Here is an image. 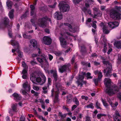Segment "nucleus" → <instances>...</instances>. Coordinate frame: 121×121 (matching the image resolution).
<instances>
[{"mask_svg": "<svg viewBox=\"0 0 121 121\" xmlns=\"http://www.w3.org/2000/svg\"><path fill=\"white\" fill-rule=\"evenodd\" d=\"M11 44L12 46H17V49H18V51H17V52L18 54V56L22 58L23 55V53L21 52V51L19 50V47L18 41L12 40H11Z\"/></svg>", "mask_w": 121, "mask_h": 121, "instance_id": "1a4fd4ad", "label": "nucleus"}, {"mask_svg": "<svg viewBox=\"0 0 121 121\" xmlns=\"http://www.w3.org/2000/svg\"><path fill=\"white\" fill-rule=\"evenodd\" d=\"M75 60V55H73L71 60V63L72 64H73L74 62V60Z\"/></svg>", "mask_w": 121, "mask_h": 121, "instance_id": "5fc2aeb1", "label": "nucleus"}, {"mask_svg": "<svg viewBox=\"0 0 121 121\" xmlns=\"http://www.w3.org/2000/svg\"><path fill=\"white\" fill-rule=\"evenodd\" d=\"M48 83L49 85H51V79L49 78H48Z\"/></svg>", "mask_w": 121, "mask_h": 121, "instance_id": "774afa93", "label": "nucleus"}, {"mask_svg": "<svg viewBox=\"0 0 121 121\" xmlns=\"http://www.w3.org/2000/svg\"><path fill=\"white\" fill-rule=\"evenodd\" d=\"M114 45L118 49L121 48V43L120 41L115 42Z\"/></svg>", "mask_w": 121, "mask_h": 121, "instance_id": "4be33fe9", "label": "nucleus"}, {"mask_svg": "<svg viewBox=\"0 0 121 121\" xmlns=\"http://www.w3.org/2000/svg\"><path fill=\"white\" fill-rule=\"evenodd\" d=\"M93 80V81H94L95 84L96 85H98V81L100 80L99 79H98V78H94Z\"/></svg>", "mask_w": 121, "mask_h": 121, "instance_id": "f704fd0d", "label": "nucleus"}, {"mask_svg": "<svg viewBox=\"0 0 121 121\" xmlns=\"http://www.w3.org/2000/svg\"><path fill=\"white\" fill-rule=\"evenodd\" d=\"M12 96L14 97V99L16 102L21 100L22 98L21 95L16 93H13L12 95Z\"/></svg>", "mask_w": 121, "mask_h": 121, "instance_id": "4468645a", "label": "nucleus"}, {"mask_svg": "<svg viewBox=\"0 0 121 121\" xmlns=\"http://www.w3.org/2000/svg\"><path fill=\"white\" fill-rule=\"evenodd\" d=\"M36 59L40 63L43 62L44 60L46 63L48 62L46 58L45 55L44 54L42 55L41 56L40 58L37 57Z\"/></svg>", "mask_w": 121, "mask_h": 121, "instance_id": "2eb2a0df", "label": "nucleus"}, {"mask_svg": "<svg viewBox=\"0 0 121 121\" xmlns=\"http://www.w3.org/2000/svg\"><path fill=\"white\" fill-rule=\"evenodd\" d=\"M43 40L45 45H50L52 43V39L49 37L45 36L43 38Z\"/></svg>", "mask_w": 121, "mask_h": 121, "instance_id": "9d476101", "label": "nucleus"}, {"mask_svg": "<svg viewBox=\"0 0 121 121\" xmlns=\"http://www.w3.org/2000/svg\"><path fill=\"white\" fill-rule=\"evenodd\" d=\"M25 89L28 92L30 91V86L29 85Z\"/></svg>", "mask_w": 121, "mask_h": 121, "instance_id": "13d9d810", "label": "nucleus"}, {"mask_svg": "<svg viewBox=\"0 0 121 121\" xmlns=\"http://www.w3.org/2000/svg\"><path fill=\"white\" fill-rule=\"evenodd\" d=\"M33 89L35 90L38 91L39 90V87L36 86H34L33 87Z\"/></svg>", "mask_w": 121, "mask_h": 121, "instance_id": "69168bd1", "label": "nucleus"}, {"mask_svg": "<svg viewBox=\"0 0 121 121\" xmlns=\"http://www.w3.org/2000/svg\"><path fill=\"white\" fill-rule=\"evenodd\" d=\"M6 3L7 7L11 9L13 4L12 2L10 0H8L7 1Z\"/></svg>", "mask_w": 121, "mask_h": 121, "instance_id": "bb28decb", "label": "nucleus"}, {"mask_svg": "<svg viewBox=\"0 0 121 121\" xmlns=\"http://www.w3.org/2000/svg\"><path fill=\"white\" fill-rule=\"evenodd\" d=\"M86 75L87 79H91L92 78L93 76H91V73L89 72H88L86 74Z\"/></svg>", "mask_w": 121, "mask_h": 121, "instance_id": "473e14b6", "label": "nucleus"}, {"mask_svg": "<svg viewBox=\"0 0 121 121\" xmlns=\"http://www.w3.org/2000/svg\"><path fill=\"white\" fill-rule=\"evenodd\" d=\"M117 63L119 64H121V54L118 55Z\"/></svg>", "mask_w": 121, "mask_h": 121, "instance_id": "c756f323", "label": "nucleus"}, {"mask_svg": "<svg viewBox=\"0 0 121 121\" xmlns=\"http://www.w3.org/2000/svg\"><path fill=\"white\" fill-rule=\"evenodd\" d=\"M48 56L49 60L50 61L53 58V56L50 54H49L48 55Z\"/></svg>", "mask_w": 121, "mask_h": 121, "instance_id": "338daca9", "label": "nucleus"}, {"mask_svg": "<svg viewBox=\"0 0 121 121\" xmlns=\"http://www.w3.org/2000/svg\"><path fill=\"white\" fill-rule=\"evenodd\" d=\"M72 98V96L71 95H69L67 96L66 101L67 104H69L71 103Z\"/></svg>", "mask_w": 121, "mask_h": 121, "instance_id": "b1692460", "label": "nucleus"}, {"mask_svg": "<svg viewBox=\"0 0 121 121\" xmlns=\"http://www.w3.org/2000/svg\"><path fill=\"white\" fill-rule=\"evenodd\" d=\"M30 14L31 16L34 15V17L35 18L36 17V13L35 11V7L33 5H30Z\"/></svg>", "mask_w": 121, "mask_h": 121, "instance_id": "ddd939ff", "label": "nucleus"}, {"mask_svg": "<svg viewBox=\"0 0 121 121\" xmlns=\"http://www.w3.org/2000/svg\"><path fill=\"white\" fill-rule=\"evenodd\" d=\"M32 16L33 17V18L31 19L30 21L33 24H35V20L36 19V17L35 18L34 17V15Z\"/></svg>", "mask_w": 121, "mask_h": 121, "instance_id": "ea45409f", "label": "nucleus"}, {"mask_svg": "<svg viewBox=\"0 0 121 121\" xmlns=\"http://www.w3.org/2000/svg\"><path fill=\"white\" fill-rule=\"evenodd\" d=\"M103 72L104 73V75L106 77L110 78L112 75V72L110 71L104 69Z\"/></svg>", "mask_w": 121, "mask_h": 121, "instance_id": "a211bd4d", "label": "nucleus"}, {"mask_svg": "<svg viewBox=\"0 0 121 121\" xmlns=\"http://www.w3.org/2000/svg\"><path fill=\"white\" fill-rule=\"evenodd\" d=\"M73 102L75 103V104L77 105H79V101L78 100V99L76 97H75L73 98Z\"/></svg>", "mask_w": 121, "mask_h": 121, "instance_id": "cd10ccee", "label": "nucleus"}, {"mask_svg": "<svg viewBox=\"0 0 121 121\" xmlns=\"http://www.w3.org/2000/svg\"><path fill=\"white\" fill-rule=\"evenodd\" d=\"M70 66V64L68 63L61 66L59 69V72L61 73H63L64 72H70L71 70L69 68Z\"/></svg>", "mask_w": 121, "mask_h": 121, "instance_id": "6e6552de", "label": "nucleus"}, {"mask_svg": "<svg viewBox=\"0 0 121 121\" xmlns=\"http://www.w3.org/2000/svg\"><path fill=\"white\" fill-rule=\"evenodd\" d=\"M91 18H88L87 20H86V25H87V24H88V22H91Z\"/></svg>", "mask_w": 121, "mask_h": 121, "instance_id": "bf43d9fd", "label": "nucleus"}, {"mask_svg": "<svg viewBox=\"0 0 121 121\" xmlns=\"http://www.w3.org/2000/svg\"><path fill=\"white\" fill-rule=\"evenodd\" d=\"M104 84L107 88L106 92L109 95H113L116 94L119 91V88H121V80L118 84V87L116 85H111V79L105 78L104 81Z\"/></svg>", "mask_w": 121, "mask_h": 121, "instance_id": "f257e3e1", "label": "nucleus"}, {"mask_svg": "<svg viewBox=\"0 0 121 121\" xmlns=\"http://www.w3.org/2000/svg\"><path fill=\"white\" fill-rule=\"evenodd\" d=\"M59 116L61 117V120H62L65 117H66V116L65 115V116H64L63 115H62V113L60 112H59L58 113Z\"/></svg>", "mask_w": 121, "mask_h": 121, "instance_id": "8fccbe9b", "label": "nucleus"}, {"mask_svg": "<svg viewBox=\"0 0 121 121\" xmlns=\"http://www.w3.org/2000/svg\"><path fill=\"white\" fill-rule=\"evenodd\" d=\"M40 102L42 103L41 107L43 109H45V106L44 104V102L43 101H40Z\"/></svg>", "mask_w": 121, "mask_h": 121, "instance_id": "4d7b16f0", "label": "nucleus"}, {"mask_svg": "<svg viewBox=\"0 0 121 121\" xmlns=\"http://www.w3.org/2000/svg\"><path fill=\"white\" fill-rule=\"evenodd\" d=\"M60 85L59 83H57L56 84V86L57 88H60Z\"/></svg>", "mask_w": 121, "mask_h": 121, "instance_id": "e2e57ef3", "label": "nucleus"}, {"mask_svg": "<svg viewBox=\"0 0 121 121\" xmlns=\"http://www.w3.org/2000/svg\"><path fill=\"white\" fill-rule=\"evenodd\" d=\"M51 74H52V76L54 78V80L56 82L58 78V76L56 71H54L53 70H51L50 71Z\"/></svg>", "mask_w": 121, "mask_h": 121, "instance_id": "dca6fc26", "label": "nucleus"}, {"mask_svg": "<svg viewBox=\"0 0 121 121\" xmlns=\"http://www.w3.org/2000/svg\"><path fill=\"white\" fill-rule=\"evenodd\" d=\"M59 101V100L58 97V96L57 95H56L55 97L54 101V103H56L58 102Z\"/></svg>", "mask_w": 121, "mask_h": 121, "instance_id": "09e8293b", "label": "nucleus"}, {"mask_svg": "<svg viewBox=\"0 0 121 121\" xmlns=\"http://www.w3.org/2000/svg\"><path fill=\"white\" fill-rule=\"evenodd\" d=\"M27 83V82L26 83L25 82L23 84V86L24 89H26V88L28 86V85Z\"/></svg>", "mask_w": 121, "mask_h": 121, "instance_id": "603ef678", "label": "nucleus"}, {"mask_svg": "<svg viewBox=\"0 0 121 121\" xmlns=\"http://www.w3.org/2000/svg\"><path fill=\"white\" fill-rule=\"evenodd\" d=\"M62 52L60 51L56 52L55 54L56 56H59L62 54Z\"/></svg>", "mask_w": 121, "mask_h": 121, "instance_id": "79ce46f5", "label": "nucleus"}, {"mask_svg": "<svg viewBox=\"0 0 121 121\" xmlns=\"http://www.w3.org/2000/svg\"><path fill=\"white\" fill-rule=\"evenodd\" d=\"M82 0H73V2L75 4H78Z\"/></svg>", "mask_w": 121, "mask_h": 121, "instance_id": "de8ad7c7", "label": "nucleus"}, {"mask_svg": "<svg viewBox=\"0 0 121 121\" xmlns=\"http://www.w3.org/2000/svg\"><path fill=\"white\" fill-rule=\"evenodd\" d=\"M82 10L86 14L87 13V14H89L90 15H91V10L90 9H87L85 7H83Z\"/></svg>", "mask_w": 121, "mask_h": 121, "instance_id": "412c9836", "label": "nucleus"}, {"mask_svg": "<svg viewBox=\"0 0 121 121\" xmlns=\"http://www.w3.org/2000/svg\"><path fill=\"white\" fill-rule=\"evenodd\" d=\"M30 43L32 45L33 47L35 48H37V42L36 40L33 39L30 41Z\"/></svg>", "mask_w": 121, "mask_h": 121, "instance_id": "aec40b11", "label": "nucleus"}, {"mask_svg": "<svg viewBox=\"0 0 121 121\" xmlns=\"http://www.w3.org/2000/svg\"><path fill=\"white\" fill-rule=\"evenodd\" d=\"M110 15L111 17L117 20L121 19V12H119L114 9H112L110 11Z\"/></svg>", "mask_w": 121, "mask_h": 121, "instance_id": "20e7f679", "label": "nucleus"}, {"mask_svg": "<svg viewBox=\"0 0 121 121\" xmlns=\"http://www.w3.org/2000/svg\"><path fill=\"white\" fill-rule=\"evenodd\" d=\"M48 19L47 17L39 18L38 21V24L40 27L44 28L46 26L47 21Z\"/></svg>", "mask_w": 121, "mask_h": 121, "instance_id": "0eeeda50", "label": "nucleus"}, {"mask_svg": "<svg viewBox=\"0 0 121 121\" xmlns=\"http://www.w3.org/2000/svg\"><path fill=\"white\" fill-rule=\"evenodd\" d=\"M106 46V45L104 44L103 48L102 50V52L104 53H105L106 52L107 48Z\"/></svg>", "mask_w": 121, "mask_h": 121, "instance_id": "a18cd8bd", "label": "nucleus"}, {"mask_svg": "<svg viewBox=\"0 0 121 121\" xmlns=\"http://www.w3.org/2000/svg\"><path fill=\"white\" fill-rule=\"evenodd\" d=\"M100 104L97 101L96 103V107L97 109H101V108L100 107Z\"/></svg>", "mask_w": 121, "mask_h": 121, "instance_id": "e433bc0d", "label": "nucleus"}, {"mask_svg": "<svg viewBox=\"0 0 121 121\" xmlns=\"http://www.w3.org/2000/svg\"><path fill=\"white\" fill-rule=\"evenodd\" d=\"M86 107L87 108H90L91 109L94 108V106L93 105V104L92 103H91L90 104L87 105Z\"/></svg>", "mask_w": 121, "mask_h": 121, "instance_id": "58836bf2", "label": "nucleus"}, {"mask_svg": "<svg viewBox=\"0 0 121 121\" xmlns=\"http://www.w3.org/2000/svg\"><path fill=\"white\" fill-rule=\"evenodd\" d=\"M59 7L60 11L63 13L67 11L69 9V5L64 1L60 2L59 4Z\"/></svg>", "mask_w": 121, "mask_h": 121, "instance_id": "39448f33", "label": "nucleus"}, {"mask_svg": "<svg viewBox=\"0 0 121 121\" xmlns=\"http://www.w3.org/2000/svg\"><path fill=\"white\" fill-rule=\"evenodd\" d=\"M107 28L106 26H104L102 28L103 33L106 34H108L110 32V30L107 29Z\"/></svg>", "mask_w": 121, "mask_h": 121, "instance_id": "5701e85b", "label": "nucleus"}, {"mask_svg": "<svg viewBox=\"0 0 121 121\" xmlns=\"http://www.w3.org/2000/svg\"><path fill=\"white\" fill-rule=\"evenodd\" d=\"M115 8L117 10H116L117 11H118L119 12H121V11H120V10L121 9V6H115Z\"/></svg>", "mask_w": 121, "mask_h": 121, "instance_id": "864d4df0", "label": "nucleus"}, {"mask_svg": "<svg viewBox=\"0 0 121 121\" xmlns=\"http://www.w3.org/2000/svg\"><path fill=\"white\" fill-rule=\"evenodd\" d=\"M101 101L103 103V105L105 107L108 106V104L106 101H104L103 99L101 98Z\"/></svg>", "mask_w": 121, "mask_h": 121, "instance_id": "49530a36", "label": "nucleus"}, {"mask_svg": "<svg viewBox=\"0 0 121 121\" xmlns=\"http://www.w3.org/2000/svg\"><path fill=\"white\" fill-rule=\"evenodd\" d=\"M119 25L118 22L115 21L114 22H110L108 23V26L112 29L117 27Z\"/></svg>", "mask_w": 121, "mask_h": 121, "instance_id": "9b49d317", "label": "nucleus"}, {"mask_svg": "<svg viewBox=\"0 0 121 121\" xmlns=\"http://www.w3.org/2000/svg\"><path fill=\"white\" fill-rule=\"evenodd\" d=\"M78 105H73L72 106V110L73 111L76 108L77 106Z\"/></svg>", "mask_w": 121, "mask_h": 121, "instance_id": "052dcab7", "label": "nucleus"}, {"mask_svg": "<svg viewBox=\"0 0 121 121\" xmlns=\"http://www.w3.org/2000/svg\"><path fill=\"white\" fill-rule=\"evenodd\" d=\"M64 24L65 26H68L69 27V30L70 31L73 33L76 32V30L73 28V27L71 24L68 23H64Z\"/></svg>", "mask_w": 121, "mask_h": 121, "instance_id": "6ab92c4d", "label": "nucleus"}, {"mask_svg": "<svg viewBox=\"0 0 121 121\" xmlns=\"http://www.w3.org/2000/svg\"><path fill=\"white\" fill-rule=\"evenodd\" d=\"M103 76V75L102 72H100L98 74V78L100 80L101 79Z\"/></svg>", "mask_w": 121, "mask_h": 121, "instance_id": "4c0bfd02", "label": "nucleus"}, {"mask_svg": "<svg viewBox=\"0 0 121 121\" xmlns=\"http://www.w3.org/2000/svg\"><path fill=\"white\" fill-rule=\"evenodd\" d=\"M14 10L13 9H12L9 12L8 14L10 18L11 19L13 18L14 15L13 14V12Z\"/></svg>", "mask_w": 121, "mask_h": 121, "instance_id": "a878e982", "label": "nucleus"}, {"mask_svg": "<svg viewBox=\"0 0 121 121\" xmlns=\"http://www.w3.org/2000/svg\"><path fill=\"white\" fill-rule=\"evenodd\" d=\"M78 86H80V87H82L83 85L82 81L78 80L77 81Z\"/></svg>", "mask_w": 121, "mask_h": 121, "instance_id": "72a5a7b5", "label": "nucleus"}, {"mask_svg": "<svg viewBox=\"0 0 121 121\" xmlns=\"http://www.w3.org/2000/svg\"><path fill=\"white\" fill-rule=\"evenodd\" d=\"M27 69H23L22 72V74H25L27 73Z\"/></svg>", "mask_w": 121, "mask_h": 121, "instance_id": "c03bdc74", "label": "nucleus"}, {"mask_svg": "<svg viewBox=\"0 0 121 121\" xmlns=\"http://www.w3.org/2000/svg\"><path fill=\"white\" fill-rule=\"evenodd\" d=\"M118 103L117 102H116L115 104L111 103V107L113 108V109L116 108L118 105Z\"/></svg>", "mask_w": 121, "mask_h": 121, "instance_id": "2f4dec72", "label": "nucleus"}, {"mask_svg": "<svg viewBox=\"0 0 121 121\" xmlns=\"http://www.w3.org/2000/svg\"><path fill=\"white\" fill-rule=\"evenodd\" d=\"M86 75V73L85 72H82L79 74L77 78L78 80L82 81L84 78V76H85Z\"/></svg>", "mask_w": 121, "mask_h": 121, "instance_id": "f3484780", "label": "nucleus"}, {"mask_svg": "<svg viewBox=\"0 0 121 121\" xmlns=\"http://www.w3.org/2000/svg\"><path fill=\"white\" fill-rule=\"evenodd\" d=\"M107 67L106 69H106L107 70H108L111 71L112 69V64L111 63H110L108 65H107Z\"/></svg>", "mask_w": 121, "mask_h": 121, "instance_id": "c85d7f7f", "label": "nucleus"}, {"mask_svg": "<svg viewBox=\"0 0 121 121\" xmlns=\"http://www.w3.org/2000/svg\"><path fill=\"white\" fill-rule=\"evenodd\" d=\"M81 98L83 99H85V100H87L88 99V97L87 96H82Z\"/></svg>", "mask_w": 121, "mask_h": 121, "instance_id": "680f3d73", "label": "nucleus"}, {"mask_svg": "<svg viewBox=\"0 0 121 121\" xmlns=\"http://www.w3.org/2000/svg\"><path fill=\"white\" fill-rule=\"evenodd\" d=\"M81 52L82 54L83 53L85 54L86 53V49L84 45L81 46Z\"/></svg>", "mask_w": 121, "mask_h": 121, "instance_id": "393cba45", "label": "nucleus"}, {"mask_svg": "<svg viewBox=\"0 0 121 121\" xmlns=\"http://www.w3.org/2000/svg\"><path fill=\"white\" fill-rule=\"evenodd\" d=\"M57 4V3L56 2L53 5H48V6L52 8H55L56 6V4Z\"/></svg>", "mask_w": 121, "mask_h": 121, "instance_id": "6e6d98bb", "label": "nucleus"}, {"mask_svg": "<svg viewBox=\"0 0 121 121\" xmlns=\"http://www.w3.org/2000/svg\"><path fill=\"white\" fill-rule=\"evenodd\" d=\"M22 67L24 68L23 69H27L28 67L24 61H23L22 62Z\"/></svg>", "mask_w": 121, "mask_h": 121, "instance_id": "c9c22d12", "label": "nucleus"}, {"mask_svg": "<svg viewBox=\"0 0 121 121\" xmlns=\"http://www.w3.org/2000/svg\"><path fill=\"white\" fill-rule=\"evenodd\" d=\"M102 63L104 65H108L110 63H109V61H108L103 60Z\"/></svg>", "mask_w": 121, "mask_h": 121, "instance_id": "3c124183", "label": "nucleus"}, {"mask_svg": "<svg viewBox=\"0 0 121 121\" xmlns=\"http://www.w3.org/2000/svg\"><path fill=\"white\" fill-rule=\"evenodd\" d=\"M39 77L36 78V81L37 82L40 83L41 85H43L46 81V78L43 73H39Z\"/></svg>", "mask_w": 121, "mask_h": 121, "instance_id": "423d86ee", "label": "nucleus"}, {"mask_svg": "<svg viewBox=\"0 0 121 121\" xmlns=\"http://www.w3.org/2000/svg\"><path fill=\"white\" fill-rule=\"evenodd\" d=\"M13 111L15 112L17 111V106L14 104H13L11 107Z\"/></svg>", "mask_w": 121, "mask_h": 121, "instance_id": "7c9ffc66", "label": "nucleus"}, {"mask_svg": "<svg viewBox=\"0 0 121 121\" xmlns=\"http://www.w3.org/2000/svg\"><path fill=\"white\" fill-rule=\"evenodd\" d=\"M120 88H119V89ZM119 91L118 92V93L117 94V97L118 98V99L120 100V101L121 102V92H119Z\"/></svg>", "mask_w": 121, "mask_h": 121, "instance_id": "a19ab883", "label": "nucleus"}, {"mask_svg": "<svg viewBox=\"0 0 121 121\" xmlns=\"http://www.w3.org/2000/svg\"><path fill=\"white\" fill-rule=\"evenodd\" d=\"M63 109H66V110L68 112H69L70 111L69 110V109L68 108L66 107L64 105L63 106Z\"/></svg>", "mask_w": 121, "mask_h": 121, "instance_id": "0e129e2a", "label": "nucleus"}, {"mask_svg": "<svg viewBox=\"0 0 121 121\" xmlns=\"http://www.w3.org/2000/svg\"><path fill=\"white\" fill-rule=\"evenodd\" d=\"M66 35L69 36H72V35L70 33L68 32H66L63 34H61V36L60 37L59 40L62 47L64 48H65L66 45L67 44V41L68 40L69 37Z\"/></svg>", "mask_w": 121, "mask_h": 121, "instance_id": "7ed1b4c3", "label": "nucleus"}, {"mask_svg": "<svg viewBox=\"0 0 121 121\" xmlns=\"http://www.w3.org/2000/svg\"><path fill=\"white\" fill-rule=\"evenodd\" d=\"M54 17L57 20H60L62 18V14L61 12L57 11L54 13Z\"/></svg>", "mask_w": 121, "mask_h": 121, "instance_id": "f8f14e48", "label": "nucleus"}, {"mask_svg": "<svg viewBox=\"0 0 121 121\" xmlns=\"http://www.w3.org/2000/svg\"><path fill=\"white\" fill-rule=\"evenodd\" d=\"M97 22V21H94L93 22V24L92 26L95 29H96L97 27L96 25V23Z\"/></svg>", "mask_w": 121, "mask_h": 121, "instance_id": "37998d69", "label": "nucleus"}, {"mask_svg": "<svg viewBox=\"0 0 121 121\" xmlns=\"http://www.w3.org/2000/svg\"><path fill=\"white\" fill-rule=\"evenodd\" d=\"M9 20L7 17H5L3 21L0 22V30H4L7 27L8 31V35L10 38L12 37V26L9 25Z\"/></svg>", "mask_w": 121, "mask_h": 121, "instance_id": "f03ea898", "label": "nucleus"}]
</instances>
